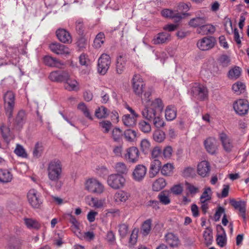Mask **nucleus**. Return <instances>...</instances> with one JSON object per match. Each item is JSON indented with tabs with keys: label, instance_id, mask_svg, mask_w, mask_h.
I'll use <instances>...</instances> for the list:
<instances>
[{
	"label": "nucleus",
	"instance_id": "nucleus-9",
	"mask_svg": "<svg viewBox=\"0 0 249 249\" xmlns=\"http://www.w3.org/2000/svg\"><path fill=\"white\" fill-rule=\"evenodd\" d=\"M107 184L110 187H122L126 185V179L123 176L113 174L107 178Z\"/></svg>",
	"mask_w": 249,
	"mask_h": 249
},
{
	"label": "nucleus",
	"instance_id": "nucleus-50",
	"mask_svg": "<svg viewBox=\"0 0 249 249\" xmlns=\"http://www.w3.org/2000/svg\"><path fill=\"white\" fill-rule=\"evenodd\" d=\"M78 109L83 112L84 115L88 118L89 119L92 120L93 117L89 112V111L88 107H86L85 104L81 103L78 106Z\"/></svg>",
	"mask_w": 249,
	"mask_h": 249
},
{
	"label": "nucleus",
	"instance_id": "nucleus-54",
	"mask_svg": "<svg viewBox=\"0 0 249 249\" xmlns=\"http://www.w3.org/2000/svg\"><path fill=\"white\" fill-rule=\"evenodd\" d=\"M116 171L120 174H126L127 172V168L124 162H118L115 164Z\"/></svg>",
	"mask_w": 249,
	"mask_h": 249
},
{
	"label": "nucleus",
	"instance_id": "nucleus-31",
	"mask_svg": "<svg viewBox=\"0 0 249 249\" xmlns=\"http://www.w3.org/2000/svg\"><path fill=\"white\" fill-rule=\"evenodd\" d=\"M161 162L159 160L155 159L152 161L150 167V174L155 176L161 168Z\"/></svg>",
	"mask_w": 249,
	"mask_h": 249
},
{
	"label": "nucleus",
	"instance_id": "nucleus-35",
	"mask_svg": "<svg viewBox=\"0 0 249 249\" xmlns=\"http://www.w3.org/2000/svg\"><path fill=\"white\" fill-rule=\"evenodd\" d=\"M84 185L86 187H100L101 182L94 177H89L85 179Z\"/></svg>",
	"mask_w": 249,
	"mask_h": 249
},
{
	"label": "nucleus",
	"instance_id": "nucleus-17",
	"mask_svg": "<svg viewBox=\"0 0 249 249\" xmlns=\"http://www.w3.org/2000/svg\"><path fill=\"white\" fill-rule=\"evenodd\" d=\"M231 205L238 210L241 213V216L244 220H246V202L245 201H236L234 199L231 200Z\"/></svg>",
	"mask_w": 249,
	"mask_h": 249
},
{
	"label": "nucleus",
	"instance_id": "nucleus-56",
	"mask_svg": "<svg viewBox=\"0 0 249 249\" xmlns=\"http://www.w3.org/2000/svg\"><path fill=\"white\" fill-rule=\"evenodd\" d=\"M162 154L164 158L166 159H171L173 154V149L170 146H167L162 150Z\"/></svg>",
	"mask_w": 249,
	"mask_h": 249
},
{
	"label": "nucleus",
	"instance_id": "nucleus-20",
	"mask_svg": "<svg viewBox=\"0 0 249 249\" xmlns=\"http://www.w3.org/2000/svg\"><path fill=\"white\" fill-rule=\"evenodd\" d=\"M171 40V35L166 32L160 33L155 36L153 40L154 44H160L166 43Z\"/></svg>",
	"mask_w": 249,
	"mask_h": 249
},
{
	"label": "nucleus",
	"instance_id": "nucleus-64",
	"mask_svg": "<svg viewBox=\"0 0 249 249\" xmlns=\"http://www.w3.org/2000/svg\"><path fill=\"white\" fill-rule=\"evenodd\" d=\"M194 173L195 170L193 168L188 167L184 169L182 171V175L184 177H188L193 175Z\"/></svg>",
	"mask_w": 249,
	"mask_h": 249
},
{
	"label": "nucleus",
	"instance_id": "nucleus-21",
	"mask_svg": "<svg viewBox=\"0 0 249 249\" xmlns=\"http://www.w3.org/2000/svg\"><path fill=\"white\" fill-rule=\"evenodd\" d=\"M65 88L69 91L77 90L79 89V84L74 79L71 77L68 73V77L65 79Z\"/></svg>",
	"mask_w": 249,
	"mask_h": 249
},
{
	"label": "nucleus",
	"instance_id": "nucleus-2",
	"mask_svg": "<svg viewBox=\"0 0 249 249\" xmlns=\"http://www.w3.org/2000/svg\"><path fill=\"white\" fill-rule=\"evenodd\" d=\"M49 178L53 181H58L61 178L62 174V164L58 160H54L51 161L47 169Z\"/></svg>",
	"mask_w": 249,
	"mask_h": 249
},
{
	"label": "nucleus",
	"instance_id": "nucleus-32",
	"mask_svg": "<svg viewBox=\"0 0 249 249\" xmlns=\"http://www.w3.org/2000/svg\"><path fill=\"white\" fill-rule=\"evenodd\" d=\"M231 89L235 94L240 95L245 91L246 86L244 83L237 81L232 85Z\"/></svg>",
	"mask_w": 249,
	"mask_h": 249
},
{
	"label": "nucleus",
	"instance_id": "nucleus-46",
	"mask_svg": "<svg viewBox=\"0 0 249 249\" xmlns=\"http://www.w3.org/2000/svg\"><path fill=\"white\" fill-rule=\"evenodd\" d=\"M14 153L18 156L23 158H27L28 154L24 147L19 144H17L14 150Z\"/></svg>",
	"mask_w": 249,
	"mask_h": 249
},
{
	"label": "nucleus",
	"instance_id": "nucleus-42",
	"mask_svg": "<svg viewBox=\"0 0 249 249\" xmlns=\"http://www.w3.org/2000/svg\"><path fill=\"white\" fill-rule=\"evenodd\" d=\"M128 194L123 191H119L114 196V199L117 202H125L128 198Z\"/></svg>",
	"mask_w": 249,
	"mask_h": 249
},
{
	"label": "nucleus",
	"instance_id": "nucleus-30",
	"mask_svg": "<svg viewBox=\"0 0 249 249\" xmlns=\"http://www.w3.org/2000/svg\"><path fill=\"white\" fill-rule=\"evenodd\" d=\"M170 194V193L169 191L164 190L161 191L158 195V198L161 204L165 205H168L171 202L169 198Z\"/></svg>",
	"mask_w": 249,
	"mask_h": 249
},
{
	"label": "nucleus",
	"instance_id": "nucleus-34",
	"mask_svg": "<svg viewBox=\"0 0 249 249\" xmlns=\"http://www.w3.org/2000/svg\"><path fill=\"white\" fill-rule=\"evenodd\" d=\"M99 126L104 133H108L112 127V124L110 121L104 120L99 122Z\"/></svg>",
	"mask_w": 249,
	"mask_h": 249
},
{
	"label": "nucleus",
	"instance_id": "nucleus-41",
	"mask_svg": "<svg viewBox=\"0 0 249 249\" xmlns=\"http://www.w3.org/2000/svg\"><path fill=\"white\" fill-rule=\"evenodd\" d=\"M24 223L29 229L38 230L40 228V224L38 222L32 218H24Z\"/></svg>",
	"mask_w": 249,
	"mask_h": 249
},
{
	"label": "nucleus",
	"instance_id": "nucleus-38",
	"mask_svg": "<svg viewBox=\"0 0 249 249\" xmlns=\"http://www.w3.org/2000/svg\"><path fill=\"white\" fill-rule=\"evenodd\" d=\"M95 115L98 119L106 118L108 116L107 109L104 106H101L96 109Z\"/></svg>",
	"mask_w": 249,
	"mask_h": 249
},
{
	"label": "nucleus",
	"instance_id": "nucleus-12",
	"mask_svg": "<svg viewBox=\"0 0 249 249\" xmlns=\"http://www.w3.org/2000/svg\"><path fill=\"white\" fill-rule=\"evenodd\" d=\"M140 153L138 149L136 147H131L126 150L124 158L131 163L137 162L139 159Z\"/></svg>",
	"mask_w": 249,
	"mask_h": 249
},
{
	"label": "nucleus",
	"instance_id": "nucleus-60",
	"mask_svg": "<svg viewBox=\"0 0 249 249\" xmlns=\"http://www.w3.org/2000/svg\"><path fill=\"white\" fill-rule=\"evenodd\" d=\"M138 230L134 229L133 230L130 236L129 243L131 245H135L137 241Z\"/></svg>",
	"mask_w": 249,
	"mask_h": 249
},
{
	"label": "nucleus",
	"instance_id": "nucleus-7",
	"mask_svg": "<svg viewBox=\"0 0 249 249\" xmlns=\"http://www.w3.org/2000/svg\"><path fill=\"white\" fill-rule=\"evenodd\" d=\"M233 107L236 113L243 115L248 113L249 109V103L247 100L240 99L233 103Z\"/></svg>",
	"mask_w": 249,
	"mask_h": 249
},
{
	"label": "nucleus",
	"instance_id": "nucleus-58",
	"mask_svg": "<svg viewBox=\"0 0 249 249\" xmlns=\"http://www.w3.org/2000/svg\"><path fill=\"white\" fill-rule=\"evenodd\" d=\"M128 226L125 224H121L119 225V232L122 237H124L128 232Z\"/></svg>",
	"mask_w": 249,
	"mask_h": 249
},
{
	"label": "nucleus",
	"instance_id": "nucleus-18",
	"mask_svg": "<svg viewBox=\"0 0 249 249\" xmlns=\"http://www.w3.org/2000/svg\"><path fill=\"white\" fill-rule=\"evenodd\" d=\"M147 168L142 164L136 166L133 172V177L135 180L140 181L145 177Z\"/></svg>",
	"mask_w": 249,
	"mask_h": 249
},
{
	"label": "nucleus",
	"instance_id": "nucleus-25",
	"mask_svg": "<svg viewBox=\"0 0 249 249\" xmlns=\"http://www.w3.org/2000/svg\"><path fill=\"white\" fill-rule=\"evenodd\" d=\"M207 20V19L206 17H197L191 19L189 22V25L192 27L199 28L200 26H202L203 24H205Z\"/></svg>",
	"mask_w": 249,
	"mask_h": 249
},
{
	"label": "nucleus",
	"instance_id": "nucleus-16",
	"mask_svg": "<svg viewBox=\"0 0 249 249\" xmlns=\"http://www.w3.org/2000/svg\"><path fill=\"white\" fill-rule=\"evenodd\" d=\"M210 165L208 161L202 160L197 164V173L202 177H205L208 176L210 172Z\"/></svg>",
	"mask_w": 249,
	"mask_h": 249
},
{
	"label": "nucleus",
	"instance_id": "nucleus-8",
	"mask_svg": "<svg viewBox=\"0 0 249 249\" xmlns=\"http://www.w3.org/2000/svg\"><path fill=\"white\" fill-rule=\"evenodd\" d=\"M27 197L28 202L33 208H40L42 202L35 189H32L29 190L27 194Z\"/></svg>",
	"mask_w": 249,
	"mask_h": 249
},
{
	"label": "nucleus",
	"instance_id": "nucleus-63",
	"mask_svg": "<svg viewBox=\"0 0 249 249\" xmlns=\"http://www.w3.org/2000/svg\"><path fill=\"white\" fill-rule=\"evenodd\" d=\"M189 10V5L185 3H180L177 7V11L180 14L181 12H187Z\"/></svg>",
	"mask_w": 249,
	"mask_h": 249
},
{
	"label": "nucleus",
	"instance_id": "nucleus-48",
	"mask_svg": "<svg viewBox=\"0 0 249 249\" xmlns=\"http://www.w3.org/2000/svg\"><path fill=\"white\" fill-rule=\"evenodd\" d=\"M124 135L127 141L134 142L137 138V132L134 130L129 129L124 131Z\"/></svg>",
	"mask_w": 249,
	"mask_h": 249
},
{
	"label": "nucleus",
	"instance_id": "nucleus-36",
	"mask_svg": "<svg viewBox=\"0 0 249 249\" xmlns=\"http://www.w3.org/2000/svg\"><path fill=\"white\" fill-rule=\"evenodd\" d=\"M203 237L205 243L207 246L212 244L213 240L212 230L211 228L208 227L203 232Z\"/></svg>",
	"mask_w": 249,
	"mask_h": 249
},
{
	"label": "nucleus",
	"instance_id": "nucleus-40",
	"mask_svg": "<svg viewBox=\"0 0 249 249\" xmlns=\"http://www.w3.org/2000/svg\"><path fill=\"white\" fill-rule=\"evenodd\" d=\"M44 150L43 145L42 143L37 142L35 145L33 150V157L36 158H38L41 156Z\"/></svg>",
	"mask_w": 249,
	"mask_h": 249
},
{
	"label": "nucleus",
	"instance_id": "nucleus-29",
	"mask_svg": "<svg viewBox=\"0 0 249 249\" xmlns=\"http://www.w3.org/2000/svg\"><path fill=\"white\" fill-rule=\"evenodd\" d=\"M152 220L151 219H148L144 221L141 227V232L143 236H147L148 235L152 228Z\"/></svg>",
	"mask_w": 249,
	"mask_h": 249
},
{
	"label": "nucleus",
	"instance_id": "nucleus-37",
	"mask_svg": "<svg viewBox=\"0 0 249 249\" xmlns=\"http://www.w3.org/2000/svg\"><path fill=\"white\" fill-rule=\"evenodd\" d=\"M241 72V69L235 66L229 71L228 76L230 79L236 80L239 77Z\"/></svg>",
	"mask_w": 249,
	"mask_h": 249
},
{
	"label": "nucleus",
	"instance_id": "nucleus-49",
	"mask_svg": "<svg viewBox=\"0 0 249 249\" xmlns=\"http://www.w3.org/2000/svg\"><path fill=\"white\" fill-rule=\"evenodd\" d=\"M151 144L147 139H143L141 141L140 148L145 154L149 153L150 150Z\"/></svg>",
	"mask_w": 249,
	"mask_h": 249
},
{
	"label": "nucleus",
	"instance_id": "nucleus-61",
	"mask_svg": "<svg viewBox=\"0 0 249 249\" xmlns=\"http://www.w3.org/2000/svg\"><path fill=\"white\" fill-rule=\"evenodd\" d=\"M162 153V150L160 147L156 146L153 148L151 151V158L156 159L158 158Z\"/></svg>",
	"mask_w": 249,
	"mask_h": 249
},
{
	"label": "nucleus",
	"instance_id": "nucleus-28",
	"mask_svg": "<svg viewBox=\"0 0 249 249\" xmlns=\"http://www.w3.org/2000/svg\"><path fill=\"white\" fill-rule=\"evenodd\" d=\"M126 62L125 58L120 55L117 58L116 64V71L117 73L122 74L124 69Z\"/></svg>",
	"mask_w": 249,
	"mask_h": 249
},
{
	"label": "nucleus",
	"instance_id": "nucleus-39",
	"mask_svg": "<svg viewBox=\"0 0 249 249\" xmlns=\"http://www.w3.org/2000/svg\"><path fill=\"white\" fill-rule=\"evenodd\" d=\"M105 40V36L103 33L100 32L98 34L94 39L93 46L95 48H100L104 44Z\"/></svg>",
	"mask_w": 249,
	"mask_h": 249
},
{
	"label": "nucleus",
	"instance_id": "nucleus-22",
	"mask_svg": "<svg viewBox=\"0 0 249 249\" xmlns=\"http://www.w3.org/2000/svg\"><path fill=\"white\" fill-rule=\"evenodd\" d=\"M68 77V72L66 71L59 72L54 71L52 72L49 75L51 80L55 82H62L65 81V79Z\"/></svg>",
	"mask_w": 249,
	"mask_h": 249
},
{
	"label": "nucleus",
	"instance_id": "nucleus-26",
	"mask_svg": "<svg viewBox=\"0 0 249 249\" xmlns=\"http://www.w3.org/2000/svg\"><path fill=\"white\" fill-rule=\"evenodd\" d=\"M13 175L11 172L7 169H0V182L8 183L12 181Z\"/></svg>",
	"mask_w": 249,
	"mask_h": 249
},
{
	"label": "nucleus",
	"instance_id": "nucleus-47",
	"mask_svg": "<svg viewBox=\"0 0 249 249\" xmlns=\"http://www.w3.org/2000/svg\"><path fill=\"white\" fill-rule=\"evenodd\" d=\"M124 124L127 126H133L136 123V119L130 116V115L126 114L123 117Z\"/></svg>",
	"mask_w": 249,
	"mask_h": 249
},
{
	"label": "nucleus",
	"instance_id": "nucleus-10",
	"mask_svg": "<svg viewBox=\"0 0 249 249\" xmlns=\"http://www.w3.org/2000/svg\"><path fill=\"white\" fill-rule=\"evenodd\" d=\"M215 45V39L213 37H204L197 43V47L202 51H207L213 48Z\"/></svg>",
	"mask_w": 249,
	"mask_h": 249
},
{
	"label": "nucleus",
	"instance_id": "nucleus-53",
	"mask_svg": "<svg viewBox=\"0 0 249 249\" xmlns=\"http://www.w3.org/2000/svg\"><path fill=\"white\" fill-rule=\"evenodd\" d=\"M79 63L82 66H85L87 67L90 65V61L88 58V56L85 53H82L79 57Z\"/></svg>",
	"mask_w": 249,
	"mask_h": 249
},
{
	"label": "nucleus",
	"instance_id": "nucleus-27",
	"mask_svg": "<svg viewBox=\"0 0 249 249\" xmlns=\"http://www.w3.org/2000/svg\"><path fill=\"white\" fill-rule=\"evenodd\" d=\"M215 31V27L212 24H203L197 30L199 34L202 35L212 34Z\"/></svg>",
	"mask_w": 249,
	"mask_h": 249
},
{
	"label": "nucleus",
	"instance_id": "nucleus-45",
	"mask_svg": "<svg viewBox=\"0 0 249 249\" xmlns=\"http://www.w3.org/2000/svg\"><path fill=\"white\" fill-rule=\"evenodd\" d=\"M212 191L211 188H206L200 197L201 203L211 200L212 199Z\"/></svg>",
	"mask_w": 249,
	"mask_h": 249
},
{
	"label": "nucleus",
	"instance_id": "nucleus-19",
	"mask_svg": "<svg viewBox=\"0 0 249 249\" xmlns=\"http://www.w3.org/2000/svg\"><path fill=\"white\" fill-rule=\"evenodd\" d=\"M58 39L64 43H71L72 39L70 33L65 29H59L56 32Z\"/></svg>",
	"mask_w": 249,
	"mask_h": 249
},
{
	"label": "nucleus",
	"instance_id": "nucleus-23",
	"mask_svg": "<svg viewBox=\"0 0 249 249\" xmlns=\"http://www.w3.org/2000/svg\"><path fill=\"white\" fill-rule=\"evenodd\" d=\"M164 238L167 244L171 247H177L179 244L178 237L172 232H168L166 234Z\"/></svg>",
	"mask_w": 249,
	"mask_h": 249
},
{
	"label": "nucleus",
	"instance_id": "nucleus-51",
	"mask_svg": "<svg viewBox=\"0 0 249 249\" xmlns=\"http://www.w3.org/2000/svg\"><path fill=\"white\" fill-rule=\"evenodd\" d=\"M153 137L154 140L158 142H161L165 138L164 133L160 130H157L154 132Z\"/></svg>",
	"mask_w": 249,
	"mask_h": 249
},
{
	"label": "nucleus",
	"instance_id": "nucleus-52",
	"mask_svg": "<svg viewBox=\"0 0 249 249\" xmlns=\"http://www.w3.org/2000/svg\"><path fill=\"white\" fill-rule=\"evenodd\" d=\"M139 127L144 133H148L151 129L150 124L145 121H141L139 122Z\"/></svg>",
	"mask_w": 249,
	"mask_h": 249
},
{
	"label": "nucleus",
	"instance_id": "nucleus-4",
	"mask_svg": "<svg viewBox=\"0 0 249 249\" xmlns=\"http://www.w3.org/2000/svg\"><path fill=\"white\" fill-rule=\"evenodd\" d=\"M191 94L196 98L203 100L207 98L208 90L207 88L203 85L195 83L190 90Z\"/></svg>",
	"mask_w": 249,
	"mask_h": 249
},
{
	"label": "nucleus",
	"instance_id": "nucleus-59",
	"mask_svg": "<svg viewBox=\"0 0 249 249\" xmlns=\"http://www.w3.org/2000/svg\"><path fill=\"white\" fill-rule=\"evenodd\" d=\"M216 243L220 247H224L226 244V237L224 234L217 235L216 239Z\"/></svg>",
	"mask_w": 249,
	"mask_h": 249
},
{
	"label": "nucleus",
	"instance_id": "nucleus-33",
	"mask_svg": "<svg viewBox=\"0 0 249 249\" xmlns=\"http://www.w3.org/2000/svg\"><path fill=\"white\" fill-rule=\"evenodd\" d=\"M44 63L50 67H60L62 64L55 58L49 56H46L44 57Z\"/></svg>",
	"mask_w": 249,
	"mask_h": 249
},
{
	"label": "nucleus",
	"instance_id": "nucleus-62",
	"mask_svg": "<svg viewBox=\"0 0 249 249\" xmlns=\"http://www.w3.org/2000/svg\"><path fill=\"white\" fill-rule=\"evenodd\" d=\"M167 185L166 180L163 178H160L154 182L153 187H165Z\"/></svg>",
	"mask_w": 249,
	"mask_h": 249
},
{
	"label": "nucleus",
	"instance_id": "nucleus-15",
	"mask_svg": "<svg viewBox=\"0 0 249 249\" xmlns=\"http://www.w3.org/2000/svg\"><path fill=\"white\" fill-rule=\"evenodd\" d=\"M161 15L165 18L173 19L175 22L179 21L182 18V15L177 10L169 9L162 10L161 11Z\"/></svg>",
	"mask_w": 249,
	"mask_h": 249
},
{
	"label": "nucleus",
	"instance_id": "nucleus-3",
	"mask_svg": "<svg viewBox=\"0 0 249 249\" xmlns=\"http://www.w3.org/2000/svg\"><path fill=\"white\" fill-rule=\"evenodd\" d=\"M15 96L11 91H7L4 95V108L6 114L9 118L12 116L15 106Z\"/></svg>",
	"mask_w": 249,
	"mask_h": 249
},
{
	"label": "nucleus",
	"instance_id": "nucleus-13",
	"mask_svg": "<svg viewBox=\"0 0 249 249\" xmlns=\"http://www.w3.org/2000/svg\"><path fill=\"white\" fill-rule=\"evenodd\" d=\"M49 48L53 52L57 54L67 55L71 53V50L68 47L60 43H52Z\"/></svg>",
	"mask_w": 249,
	"mask_h": 249
},
{
	"label": "nucleus",
	"instance_id": "nucleus-5",
	"mask_svg": "<svg viewBox=\"0 0 249 249\" xmlns=\"http://www.w3.org/2000/svg\"><path fill=\"white\" fill-rule=\"evenodd\" d=\"M111 64V58L106 53L102 54L98 60L97 71L102 75L105 74L107 71Z\"/></svg>",
	"mask_w": 249,
	"mask_h": 249
},
{
	"label": "nucleus",
	"instance_id": "nucleus-1",
	"mask_svg": "<svg viewBox=\"0 0 249 249\" xmlns=\"http://www.w3.org/2000/svg\"><path fill=\"white\" fill-rule=\"evenodd\" d=\"M163 107L161 100L157 98L148 104L142 110V113L143 117L147 119H153L154 125L157 128H160L164 125V122L160 115Z\"/></svg>",
	"mask_w": 249,
	"mask_h": 249
},
{
	"label": "nucleus",
	"instance_id": "nucleus-24",
	"mask_svg": "<svg viewBox=\"0 0 249 249\" xmlns=\"http://www.w3.org/2000/svg\"><path fill=\"white\" fill-rule=\"evenodd\" d=\"M177 117V109L172 105L166 107L165 110V117L167 121H171L174 120Z\"/></svg>",
	"mask_w": 249,
	"mask_h": 249
},
{
	"label": "nucleus",
	"instance_id": "nucleus-43",
	"mask_svg": "<svg viewBox=\"0 0 249 249\" xmlns=\"http://www.w3.org/2000/svg\"><path fill=\"white\" fill-rule=\"evenodd\" d=\"M174 166L172 163H167L164 164L161 168V173L164 176H170L173 172Z\"/></svg>",
	"mask_w": 249,
	"mask_h": 249
},
{
	"label": "nucleus",
	"instance_id": "nucleus-6",
	"mask_svg": "<svg viewBox=\"0 0 249 249\" xmlns=\"http://www.w3.org/2000/svg\"><path fill=\"white\" fill-rule=\"evenodd\" d=\"M132 89L134 93L138 95H142L144 92V83L141 76L139 74L134 75L132 80Z\"/></svg>",
	"mask_w": 249,
	"mask_h": 249
},
{
	"label": "nucleus",
	"instance_id": "nucleus-57",
	"mask_svg": "<svg viewBox=\"0 0 249 249\" xmlns=\"http://www.w3.org/2000/svg\"><path fill=\"white\" fill-rule=\"evenodd\" d=\"M218 61L223 67H227L230 64L231 60L229 56L223 54L219 57Z\"/></svg>",
	"mask_w": 249,
	"mask_h": 249
},
{
	"label": "nucleus",
	"instance_id": "nucleus-44",
	"mask_svg": "<svg viewBox=\"0 0 249 249\" xmlns=\"http://www.w3.org/2000/svg\"><path fill=\"white\" fill-rule=\"evenodd\" d=\"M0 130L2 134V137L6 142H9L11 140L14 139V137L11 135L9 129L4 125H2L0 127Z\"/></svg>",
	"mask_w": 249,
	"mask_h": 249
},
{
	"label": "nucleus",
	"instance_id": "nucleus-11",
	"mask_svg": "<svg viewBox=\"0 0 249 249\" xmlns=\"http://www.w3.org/2000/svg\"><path fill=\"white\" fill-rule=\"evenodd\" d=\"M219 137L224 150L227 152H231L234 147L231 138L224 132L220 133Z\"/></svg>",
	"mask_w": 249,
	"mask_h": 249
},
{
	"label": "nucleus",
	"instance_id": "nucleus-14",
	"mask_svg": "<svg viewBox=\"0 0 249 249\" xmlns=\"http://www.w3.org/2000/svg\"><path fill=\"white\" fill-rule=\"evenodd\" d=\"M204 145L206 151L211 155L217 153L218 146L216 140L212 137L206 139L204 142Z\"/></svg>",
	"mask_w": 249,
	"mask_h": 249
},
{
	"label": "nucleus",
	"instance_id": "nucleus-55",
	"mask_svg": "<svg viewBox=\"0 0 249 249\" xmlns=\"http://www.w3.org/2000/svg\"><path fill=\"white\" fill-rule=\"evenodd\" d=\"M122 135V131L118 127H115L112 131V137L115 141H119Z\"/></svg>",
	"mask_w": 249,
	"mask_h": 249
}]
</instances>
